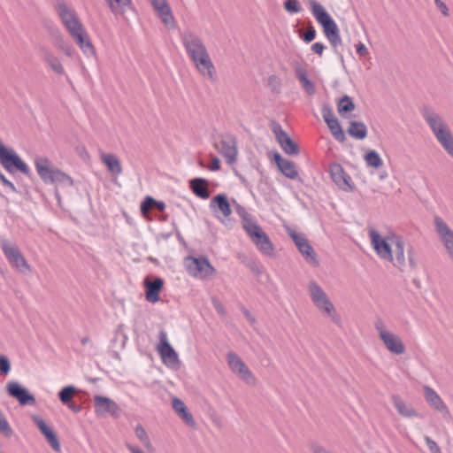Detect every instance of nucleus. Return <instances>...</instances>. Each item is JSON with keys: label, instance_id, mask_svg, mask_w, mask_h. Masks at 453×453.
<instances>
[{"label": "nucleus", "instance_id": "f257e3e1", "mask_svg": "<svg viewBox=\"0 0 453 453\" xmlns=\"http://www.w3.org/2000/svg\"><path fill=\"white\" fill-rule=\"evenodd\" d=\"M310 4L312 15L323 27L324 34L329 41L334 54L343 62V55L338 50V47L342 44V41L337 24L319 2L311 0Z\"/></svg>", "mask_w": 453, "mask_h": 453}, {"label": "nucleus", "instance_id": "f03ea898", "mask_svg": "<svg viewBox=\"0 0 453 453\" xmlns=\"http://www.w3.org/2000/svg\"><path fill=\"white\" fill-rule=\"evenodd\" d=\"M421 115L429 126L437 141L453 157V134L442 118L429 106L424 105L420 109Z\"/></svg>", "mask_w": 453, "mask_h": 453}, {"label": "nucleus", "instance_id": "7ed1b4c3", "mask_svg": "<svg viewBox=\"0 0 453 453\" xmlns=\"http://www.w3.org/2000/svg\"><path fill=\"white\" fill-rule=\"evenodd\" d=\"M309 292L314 305L326 316L330 318L333 323L341 326L342 319L340 315L336 312L334 304L327 297L325 291L316 281L312 280L309 283Z\"/></svg>", "mask_w": 453, "mask_h": 453}, {"label": "nucleus", "instance_id": "20e7f679", "mask_svg": "<svg viewBox=\"0 0 453 453\" xmlns=\"http://www.w3.org/2000/svg\"><path fill=\"white\" fill-rule=\"evenodd\" d=\"M0 164L11 174L20 172L27 177L32 176V172L25 161L11 147H6L0 141Z\"/></svg>", "mask_w": 453, "mask_h": 453}, {"label": "nucleus", "instance_id": "39448f33", "mask_svg": "<svg viewBox=\"0 0 453 453\" xmlns=\"http://www.w3.org/2000/svg\"><path fill=\"white\" fill-rule=\"evenodd\" d=\"M0 247L12 267L22 273L30 272V266L17 245L12 244L7 239L2 238Z\"/></svg>", "mask_w": 453, "mask_h": 453}, {"label": "nucleus", "instance_id": "423d86ee", "mask_svg": "<svg viewBox=\"0 0 453 453\" xmlns=\"http://www.w3.org/2000/svg\"><path fill=\"white\" fill-rule=\"evenodd\" d=\"M226 361L231 371L236 373L246 384L250 386L256 385V377L236 353L229 351L226 354Z\"/></svg>", "mask_w": 453, "mask_h": 453}, {"label": "nucleus", "instance_id": "0eeeda50", "mask_svg": "<svg viewBox=\"0 0 453 453\" xmlns=\"http://www.w3.org/2000/svg\"><path fill=\"white\" fill-rule=\"evenodd\" d=\"M185 267L190 275L198 278L208 277L215 272L214 267L206 257H187L185 258Z\"/></svg>", "mask_w": 453, "mask_h": 453}, {"label": "nucleus", "instance_id": "6e6552de", "mask_svg": "<svg viewBox=\"0 0 453 453\" xmlns=\"http://www.w3.org/2000/svg\"><path fill=\"white\" fill-rule=\"evenodd\" d=\"M369 237L376 254L383 260L394 262L393 244L390 238L382 237L379 232L373 228L369 229Z\"/></svg>", "mask_w": 453, "mask_h": 453}, {"label": "nucleus", "instance_id": "1a4fd4ad", "mask_svg": "<svg viewBox=\"0 0 453 453\" xmlns=\"http://www.w3.org/2000/svg\"><path fill=\"white\" fill-rule=\"evenodd\" d=\"M180 40L190 60L207 52L202 39L194 32L185 31L181 34Z\"/></svg>", "mask_w": 453, "mask_h": 453}, {"label": "nucleus", "instance_id": "9d476101", "mask_svg": "<svg viewBox=\"0 0 453 453\" xmlns=\"http://www.w3.org/2000/svg\"><path fill=\"white\" fill-rule=\"evenodd\" d=\"M246 233L260 252L266 256L273 254V245L268 235L258 224L251 225L250 227H247Z\"/></svg>", "mask_w": 453, "mask_h": 453}, {"label": "nucleus", "instance_id": "9b49d317", "mask_svg": "<svg viewBox=\"0 0 453 453\" xmlns=\"http://www.w3.org/2000/svg\"><path fill=\"white\" fill-rule=\"evenodd\" d=\"M158 337L159 344L157 346V350L161 356L164 364L171 368L178 367V355L175 352L174 349L172 347V345L169 343L166 332L164 329L160 330Z\"/></svg>", "mask_w": 453, "mask_h": 453}, {"label": "nucleus", "instance_id": "f8f14e48", "mask_svg": "<svg viewBox=\"0 0 453 453\" xmlns=\"http://www.w3.org/2000/svg\"><path fill=\"white\" fill-rule=\"evenodd\" d=\"M328 171L332 180L338 188L345 192H351L354 189L351 177L344 171L339 163H331Z\"/></svg>", "mask_w": 453, "mask_h": 453}, {"label": "nucleus", "instance_id": "ddd939ff", "mask_svg": "<svg viewBox=\"0 0 453 453\" xmlns=\"http://www.w3.org/2000/svg\"><path fill=\"white\" fill-rule=\"evenodd\" d=\"M94 407L97 417H119L120 413L119 405L112 399L103 395L94 396Z\"/></svg>", "mask_w": 453, "mask_h": 453}, {"label": "nucleus", "instance_id": "4468645a", "mask_svg": "<svg viewBox=\"0 0 453 453\" xmlns=\"http://www.w3.org/2000/svg\"><path fill=\"white\" fill-rule=\"evenodd\" d=\"M272 131L274 134L280 148L286 154L296 156L299 153V147L297 143L289 137L279 123H273Z\"/></svg>", "mask_w": 453, "mask_h": 453}, {"label": "nucleus", "instance_id": "2eb2a0df", "mask_svg": "<svg viewBox=\"0 0 453 453\" xmlns=\"http://www.w3.org/2000/svg\"><path fill=\"white\" fill-rule=\"evenodd\" d=\"M191 61L193 62L200 75L211 82L217 81L216 68L210 58L208 51Z\"/></svg>", "mask_w": 453, "mask_h": 453}, {"label": "nucleus", "instance_id": "dca6fc26", "mask_svg": "<svg viewBox=\"0 0 453 453\" xmlns=\"http://www.w3.org/2000/svg\"><path fill=\"white\" fill-rule=\"evenodd\" d=\"M6 391L10 396L18 400L20 405H34L35 403V397L17 381H9L6 385Z\"/></svg>", "mask_w": 453, "mask_h": 453}, {"label": "nucleus", "instance_id": "f3484780", "mask_svg": "<svg viewBox=\"0 0 453 453\" xmlns=\"http://www.w3.org/2000/svg\"><path fill=\"white\" fill-rule=\"evenodd\" d=\"M218 150L225 157L227 164L231 165L234 163L237 159L238 153L236 139L232 134L223 135Z\"/></svg>", "mask_w": 453, "mask_h": 453}, {"label": "nucleus", "instance_id": "a211bd4d", "mask_svg": "<svg viewBox=\"0 0 453 453\" xmlns=\"http://www.w3.org/2000/svg\"><path fill=\"white\" fill-rule=\"evenodd\" d=\"M35 165L38 175L46 184H52V179L57 171L51 161L45 157H38L35 159Z\"/></svg>", "mask_w": 453, "mask_h": 453}, {"label": "nucleus", "instance_id": "6ab92c4d", "mask_svg": "<svg viewBox=\"0 0 453 453\" xmlns=\"http://www.w3.org/2000/svg\"><path fill=\"white\" fill-rule=\"evenodd\" d=\"M33 421L36 425L40 432L44 435V437L46 438L47 441L53 449V450L56 452L59 451L61 447L54 430L51 427H50L40 417H33Z\"/></svg>", "mask_w": 453, "mask_h": 453}, {"label": "nucleus", "instance_id": "aec40b11", "mask_svg": "<svg viewBox=\"0 0 453 453\" xmlns=\"http://www.w3.org/2000/svg\"><path fill=\"white\" fill-rule=\"evenodd\" d=\"M33 421L36 425L40 432L44 435V437L46 438L47 441L53 449V450L56 452L59 451L61 447L54 430L51 427H50L40 417H33Z\"/></svg>", "mask_w": 453, "mask_h": 453}, {"label": "nucleus", "instance_id": "412c9836", "mask_svg": "<svg viewBox=\"0 0 453 453\" xmlns=\"http://www.w3.org/2000/svg\"><path fill=\"white\" fill-rule=\"evenodd\" d=\"M33 421L36 425L40 432L44 435V437L46 438L47 441L53 449V450L56 452L59 451L61 447L54 430L51 427H50L40 417H33Z\"/></svg>", "mask_w": 453, "mask_h": 453}, {"label": "nucleus", "instance_id": "4be33fe9", "mask_svg": "<svg viewBox=\"0 0 453 453\" xmlns=\"http://www.w3.org/2000/svg\"><path fill=\"white\" fill-rule=\"evenodd\" d=\"M145 298L149 303H155L159 301V293L162 290L164 280L160 277H156L152 280H144Z\"/></svg>", "mask_w": 453, "mask_h": 453}, {"label": "nucleus", "instance_id": "5701e85b", "mask_svg": "<svg viewBox=\"0 0 453 453\" xmlns=\"http://www.w3.org/2000/svg\"><path fill=\"white\" fill-rule=\"evenodd\" d=\"M151 5L166 27H173L174 17L167 0H151Z\"/></svg>", "mask_w": 453, "mask_h": 453}, {"label": "nucleus", "instance_id": "b1692460", "mask_svg": "<svg viewBox=\"0 0 453 453\" xmlns=\"http://www.w3.org/2000/svg\"><path fill=\"white\" fill-rule=\"evenodd\" d=\"M273 161L276 163L280 172L287 178L296 180L298 177L296 164L288 159L283 158L280 153L275 152Z\"/></svg>", "mask_w": 453, "mask_h": 453}, {"label": "nucleus", "instance_id": "393cba45", "mask_svg": "<svg viewBox=\"0 0 453 453\" xmlns=\"http://www.w3.org/2000/svg\"><path fill=\"white\" fill-rule=\"evenodd\" d=\"M210 208L213 211H217L218 210L222 213L223 218L217 216L222 222H225V219H226L232 213L230 203L225 194H219L215 196L211 200Z\"/></svg>", "mask_w": 453, "mask_h": 453}, {"label": "nucleus", "instance_id": "a878e982", "mask_svg": "<svg viewBox=\"0 0 453 453\" xmlns=\"http://www.w3.org/2000/svg\"><path fill=\"white\" fill-rule=\"evenodd\" d=\"M381 341L386 349L391 353L401 355L405 351V346L402 340L391 332L389 334H382Z\"/></svg>", "mask_w": 453, "mask_h": 453}, {"label": "nucleus", "instance_id": "bb28decb", "mask_svg": "<svg viewBox=\"0 0 453 453\" xmlns=\"http://www.w3.org/2000/svg\"><path fill=\"white\" fill-rule=\"evenodd\" d=\"M391 401L399 413L403 418H414L418 416V412L409 403H407L400 395H392Z\"/></svg>", "mask_w": 453, "mask_h": 453}, {"label": "nucleus", "instance_id": "cd10ccee", "mask_svg": "<svg viewBox=\"0 0 453 453\" xmlns=\"http://www.w3.org/2000/svg\"><path fill=\"white\" fill-rule=\"evenodd\" d=\"M390 241L395 247L393 252L395 256V258H394V262L392 263L395 266L402 268L405 265L404 242L399 235H393L390 237Z\"/></svg>", "mask_w": 453, "mask_h": 453}, {"label": "nucleus", "instance_id": "c85d7f7f", "mask_svg": "<svg viewBox=\"0 0 453 453\" xmlns=\"http://www.w3.org/2000/svg\"><path fill=\"white\" fill-rule=\"evenodd\" d=\"M189 188L191 191L201 199H208L210 197V191L207 188L208 180L204 178L197 177L189 180Z\"/></svg>", "mask_w": 453, "mask_h": 453}, {"label": "nucleus", "instance_id": "c756f323", "mask_svg": "<svg viewBox=\"0 0 453 453\" xmlns=\"http://www.w3.org/2000/svg\"><path fill=\"white\" fill-rule=\"evenodd\" d=\"M425 398L426 402L437 411L442 412L447 411V406L440 397V395L430 387L424 388Z\"/></svg>", "mask_w": 453, "mask_h": 453}, {"label": "nucleus", "instance_id": "7c9ffc66", "mask_svg": "<svg viewBox=\"0 0 453 453\" xmlns=\"http://www.w3.org/2000/svg\"><path fill=\"white\" fill-rule=\"evenodd\" d=\"M101 160L106 165L109 172L115 175L122 173V166L119 158L111 153H102Z\"/></svg>", "mask_w": 453, "mask_h": 453}, {"label": "nucleus", "instance_id": "2f4dec72", "mask_svg": "<svg viewBox=\"0 0 453 453\" xmlns=\"http://www.w3.org/2000/svg\"><path fill=\"white\" fill-rule=\"evenodd\" d=\"M173 408L187 425L191 426L195 425L192 414L188 411L185 403L180 399L177 397L173 399Z\"/></svg>", "mask_w": 453, "mask_h": 453}, {"label": "nucleus", "instance_id": "473e14b6", "mask_svg": "<svg viewBox=\"0 0 453 453\" xmlns=\"http://www.w3.org/2000/svg\"><path fill=\"white\" fill-rule=\"evenodd\" d=\"M296 75L304 91L310 96L314 95L316 92L315 85L309 80L306 70L303 67H298L296 69Z\"/></svg>", "mask_w": 453, "mask_h": 453}, {"label": "nucleus", "instance_id": "72a5a7b5", "mask_svg": "<svg viewBox=\"0 0 453 453\" xmlns=\"http://www.w3.org/2000/svg\"><path fill=\"white\" fill-rule=\"evenodd\" d=\"M348 134L357 140H363L367 136V127L362 121L351 120L348 128Z\"/></svg>", "mask_w": 453, "mask_h": 453}, {"label": "nucleus", "instance_id": "f704fd0d", "mask_svg": "<svg viewBox=\"0 0 453 453\" xmlns=\"http://www.w3.org/2000/svg\"><path fill=\"white\" fill-rule=\"evenodd\" d=\"M55 8L62 23L78 17L76 12L69 8L63 0H58Z\"/></svg>", "mask_w": 453, "mask_h": 453}, {"label": "nucleus", "instance_id": "c9c22d12", "mask_svg": "<svg viewBox=\"0 0 453 453\" xmlns=\"http://www.w3.org/2000/svg\"><path fill=\"white\" fill-rule=\"evenodd\" d=\"M43 59L50 66V68L54 71L56 74H65V69L59 58L56 57L52 52L45 50L43 53Z\"/></svg>", "mask_w": 453, "mask_h": 453}, {"label": "nucleus", "instance_id": "e433bc0d", "mask_svg": "<svg viewBox=\"0 0 453 453\" xmlns=\"http://www.w3.org/2000/svg\"><path fill=\"white\" fill-rule=\"evenodd\" d=\"M111 12L115 15H123L126 8L132 4V0H104Z\"/></svg>", "mask_w": 453, "mask_h": 453}, {"label": "nucleus", "instance_id": "4c0bfd02", "mask_svg": "<svg viewBox=\"0 0 453 453\" xmlns=\"http://www.w3.org/2000/svg\"><path fill=\"white\" fill-rule=\"evenodd\" d=\"M299 252L304 257L305 260L309 263L317 264V255L308 240L303 242L297 247Z\"/></svg>", "mask_w": 453, "mask_h": 453}, {"label": "nucleus", "instance_id": "58836bf2", "mask_svg": "<svg viewBox=\"0 0 453 453\" xmlns=\"http://www.w3.org/2000/svg\"><path fill=\"white\" fill-rule=\"evenodd\" d=\"M327 127L329 128L334 138L339 142H343L346 139L342 127H341L338 119L334 120H329L326 123Z\"/></svg>", "mask_w": 453, "mask_h": 453}, {"label": "nucleus", "instance_id": "ea45409f", "mask_svg": "<svg viewBox=\"0 0 453 453\" xmlns=\"http://www.w3.org/2000/svg\"><path fill=\"white\" fill-rule=\"evenodd\" d=\"M364 159L368 166L373 168H380L383 165L380 154L374 150H369L365 155Z\"/></svg>", "mask_w": 453, "mask_h": 453}, {"label": "nucleus", "instance_id": "a19ab883", "mask_svg": "<svg viewBox=\"0 0 453 453\" xmlns=\"http://www.w3.org/2000/svg\"><path fill=\"white\" fill-rule=\"evenodd\" d=\"M338 112L341 115L352 111L355 109V104L352 98L347 95L343 96L337 105Z\"/></svg>", "mask_w": 453, "mask_h": 453}, {"label": "nucleus", "instance_id": "79ce46f5", "mask_svg": "<svg viewBox=\"0 0 453 453\" xmlns=\"http://www.w3.org/2000/svg\"><path fill=\"white\" fill-rule=\"evenodd\" d=\"M236 213L240 216L242 220V226L245 231H247V227H250L251 225H256L257 223L252 219V216L246 211V209L240 205H236Z\"/></svg>", "mask_w": 453, "mask_h": 453}, {"label": "nucleus", "instance_id": "37998d69", "mask_svg": "<svg viewBox=\"0 0 453 453\" xmlns=\"http://www.w3.org/2000/svg\"><path fill=\"white\" fill-rule=\"evenodd\" d=\"M77 389L74 386L69 385L66 387H64L59 392H58V398L60 402L63 404H67L71 398L74 395Z\"/></svg>", "mask_w": 453, "mask_h": 453}, {"label": "nucleus", "instance_id": "c03bdc74", "mask_svg": "<svg viewBox=\"0 0 453 453\" xmlns=\"http://www.w3.org/2000/svg\"><path fill=\"white\" fill-rule=\"evenodd\" d=\"M53 183H58L64 187H71L73 184L72 178L58 169H57L52 179V184Z\"/></svg>", "mask_w": 453, "mask_h": 453}, {"label": "nucleus", "instance_id": "a18cd8bd", "mask_svg": "<svg viewBox=\"0 0 453 453\" xmlns=\"http://www.w3.org/2000/svg\"><path fill=\"white\" fill-rule=\"evenodd\" d=\"M66 30L69 32L70 35H73L78 32H82L84 29L83 25L78 17L73 19L72 20H67L63 23Z\"/></svg>", "mask_w": 453, "mask_h": 453}, {"label": "nucleus", "instance_id": "49530a36", "mask_svg": "<svg viewBox=\"0 0 453 453\" xmlns=\"http://www.w3.org/2000/svg\"><path fill=\"white\" fill-rule=\"evenodd\" d=\"M52 36L54 44L62 51H64V49L69 45V43L64 40V37L58 27L53 28Z\"/></svg>", "mask_w": 453, "mask_h": 453}, {"label": "nucleus", "instance_id": "de8ad7c7", "mask_svg": "<svg viewBox=\"0 0 453 453\" xmlns=\"http://www.w3.org/2000/svg\"><path fill=\"white\" fill-rule=\"evenodd\" d=\"M135 435L145 447L149 448L151 446L150 438L142 426L139 425L135 427Z\"/></svg>", "mask_w": 453, "mask_h": 453}, {"label": "nucleus", "instance_id": "09e8293b", "mask_svg": "<svg viewBox=\"0 0 453 453\" xmlns=\"http://www.w3.org/2000/svg\"><path fill=\"white\" fill-rule=\"evenodd\" d=\"M284 8L289 13H298L302 11V6L298 0H286L284 2Z\"/></svg>", "mask_w": 453, "mask_h": 453}, {"label": "nucleus", "instance_id": "8fccbe9b", "mask_svg": "<svg viewBox=\"0 0 453 453\" xmlns=\"http://www.w3.org/2000/svg\"><path fill=\"white\" fill-rule=\"evenodd\" d=\"M267 85L273 93L278 94L280 92L281 82L278 76H276V75L269 76L268 81H267Z\"/></svg>", "mask_w": 453, "mask_h": 453}, {"label": "nucleus", "instance_id": "3c124183", "mask_svg": "<svg viewBox=\"0 0 453 453\" xmlns=\"http://www.w3.org/2000/svg\"><path fill=\"white\" fill-rule=\"evenodd\" d=\"M0 432L3 433L6 437H10L12 434V430L10 425L1 411H0Z\"/></svg>", "mask_w": 453, "mask_h": 453}, {"label": "nucleus", "instance_id": "603ef678", "mask_svg": "<svg viewBox=\"0 0 453 453\" xmlns=\"http://www.w3.org/2000/svg\"><path fill=\"white\" fill-rule=\"evenodd\" d=\"M11 371V362L5 355H0V374L6 376Z\"/></svg>", "mask_w": 453, "mask_h": 453}, {"label": "nucleus", "instance_id": "864d4df0", "mask_svg": "<svg viewBox=\"0 0 453 453\" xmlns=\"http://www.w3.org/2000/svg\"><path fill=\"white\" fill-rule=\"evenodd\" d=\"M321 114L326 123L329 122V120L337 119L333 109L327 104L322 106Z\"/></svg>", "mask_w": 453, "mask_h": 453}, {"label": "nucleus", "instance_id": "5fc2aeb1", "mask_svg": "<svg viewBox=\"0 0 453 453\" xmlns=\"http://www.w3.org/2000/svg\"><path fill=\"white\" fill-rule=\"evenodd\" d=\"M72 38L73 39V41L76 42V44L81 48V46L88 41L89 40L88 36V34L86 33V31L83 29L82 32H78L73 35H71Z\"/></svg>", "mask_w": 453, "mask_h": 453}, {"label": "nucleus", "instance_id": "6e6d98bb", "mask_svg": "<svg viewBox=\"0 0 453 453\" xmlns=\"http://www.w3.org/2000/svg\"><path fill=\"white\" fill-rule=\"evenodd\" d=\"M155 199L152 196H146L141 203L140 210L142 214H145L151 207H153Z\"/></svg>", "mask_w": 453, "mask_h": 453}, {"label": "nucleus", "instance_id": "4d7b16f0", "mask_svg": "<svg viewBox=\"0 0 453 453\" xmlns=\"http://www.w3.org/2000/svg\"><path fill=\"white\" fill-rule=\"evenodd\" d=\"M424 439L431 453H441L440 447L433 439L427 435Z\"/></svg>", "mask_w": 453, "mask_h": 453}, {"label": "nucleus", "instance_id": "13d9d810", "mask_svg": "<svg viewBox=\"0 0 453 453\" xmlns=\"http://www.w3.org/2000/svg\"><path fill=\"white\" fill-rule=\"evenodd\" d=\"M316 37V30L313 26H310L305 33L302 35V39L305 42H311Z\"/></svg>", "mask_w": 453, "mask_h": 453}, {"label": "nucleus", "instance_id": "bf43d9fd", "mask_svg": "<svg viewBox=\"0 0 453 453\" xmlns=\"http://www.w3.org/2000/svg\"><path fill=\"white\" fill-rule=\"evenodd\" d=\"M80 49L87 57H91L95 55V48L90 40H88Z\"/></svg>", "mask_w": 453, "mask_h": 453}, {"label": "nucleus", "instance_id": "052dcab7", "mask_svg": "<svg viewBox=\"0 0 453 453\" xmlns=\"http://www.w3.org/2000/svg\"><path fill=\"white\" fill-rule=\"evenodd\" d=\"M374 327L379 333L380 338L381 339L382 334H389L390 332L385 329V324L381 319H377L374 322Z\"/></svg>", "mask_w": 453, "mask_h": 453}, {"label": "nucleus", "instance_id": "680f3d73", "mask_svg": "<svg viewBox=\"0 0 453 453\" xmlns=\"http://www.w3.org/2000/svg\"><path fill=\"white\" fill-rule=\"evenodd\" d=\"M289 235L291 236L296 247H299L303 242L307 240L303 234H299L296 232L290 233Z\"/></svg>", "mask_w": 453, "mask_h": 453}, {"label": "nucleus", "instance_id": "e2e57ef3", "mask_svg": "<svg viewBox=\"0 0 453 453\" xmlns=\"http://www.w3.org/2000/svg\"><path fill=\"white\" fill-rule=\"evenodd\" d=\"M0 181L2 182V184L7 188L10 191L13 192V193H17V189L14 186V184L10 181L4 175H2L0 177Z\"/></svg>", "mask_w": 453, "mask_h": 453}, {"label": "nucleus", "instance_id": "0e129e2a", "mask_svg": "<svg viewBox=\"0 0 453 453\" xmlns=\"http://www.w3.org/2000/svg\"><path fill=\"white\" fill-rule=\"evenodd\" d=\"M311 51L315 54H318L319 56H321L323 54V51H324V49H325V46L322 42H314L312 45H311Z\"/></svg>", "mask_w": 453, "mask_h": 453}, {"label": "nucleus", "instance_id": "69168bd1", "mask_svg": "<svg viewBox=\"0 0 453 453\" xmlns=\"http://www.w3.org/2000/svg\"><path fill=\"white\" fill-rule=\"evenodd\" d=\"M211 171H219L220 169V161L217 157H212L211 160V164L208 166Z\"/></svg>", "mask_w": 453, "mask_h": 453}, {"label": "nucleus", "instance_id": "338daca9", "mask_svg": "<svg viewBox=\"0 0 453 453\" xmlns=\"http://www.w3.org/2000/svg\"><path fill=\"white\" fill-rule=\"evenodd\" d=\"M356 51L360 57H364L368 54L366 46L361 42L356 45Z\"/></svg>", "mask_w": 453, "mask_h": 453}, {"label": "nucleus", "instance_id": "774afa93", "mask_svg": "<svg viewBox=\"0 0 453 453\" xmlns=\"http://www.w3.org/2000/svg\"><path fill=\"white\" fill-rule=\"evenodd\" d=\"M435 5L444 16H449V8L442 1L435 3Z\"/></svg>", "mask_w": 453, "mask_h": 453}]
</instances>
